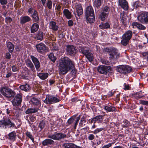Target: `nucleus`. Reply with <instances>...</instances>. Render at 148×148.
Wrapping results in <instances>:
<instances>
[{
  "mask_svg": "<svg viewBox=\"0 0 148 148\" xmlns=\"http://www.w3.org/2000/svg\"><path fill=\"white\" fill-rule=\"evenodd\" d=\"M59 67V73L61 74H66L71 70V74L75 76L76 75L77 70L75 68L74 62L68 57H65L61 59Z\"/></svg>",
  "mask_w": 148,
  "mask_h": 148,
  "instance_id": "nucleus-1",
  "label": "nucleus"
},
{
  "mask_svg": "<svg viewBox=\"0 0 148 148\" xmlns=\"http://www.w3.org/2000/svg\"><path fill=\"white\" fill-rule=\"evenodd\" d=\"M20 125L16 126L14 123L8 117H3L0 120V128L6 129L7 128H14L17 129L20 127Z\"/></svg>",
  "mask_w": 148,
  "mask_h": 148,
  "instance_id": "nucleus-2",
  "label": "nucleus"
},
{
  "mask_svg": "<svg viewBox=\"0 0 148 148\" xmlns=\"http://www.w3.org/2000/svg\"><path fill=\"white\" fill-rule=\"evenodd\" d=\"M77 116V114H75L69 119L66 123V126H70L71 129L75 130L81 117V115L76 117Z\"/></svg>",
  "mask_w": 148,
  "mask_h": 148,
  "instance_id": "nucleus-3",
  "label": "nucleus"
},
{
  "mask_svg": "<svg viewBox=\"0 0 148 148\" xmlns=\"http://www.w3.org/2000/svg\"><path fill=\"white\" fill-rule=\"evenodd\" d=\"M85 13L87 22L90 23H93L95 21V14L91 6H88L86 8Z\"/></svg>",
  "mask_w": 148,
  "mask_h": 148,
  "instance_id": "nucleus-4",
  "label": "nucleus"
},
{
  "mask_svg": "<svg viewBox=\"0 0 148 148\" xmlns=\"http://www.w3.org/2000/svg\"><path fill=\"white\" fill-rule=\"evenodd\" d=\"M0 92L3 96L7 98L13 97L16 94L14 91L7 86L0 87Z\"/></svg>",
  "mask_w": 148,
  "mask_h": 148,
  "instance_id": "nucleus-5",
  "label": "nucleus"
},
{
  "mask_svg": "<svg viewBox=\"0 0 148 148\" xmlns=\"http://www.w3.org/2000/svg\"><path fill=\"white\" fill-rule=\"evenodd\" d=\"M27 12L28 15L32 18L33 22L39 23L40 18L37 10L31 7L28 9Z\"/></svg>",
  "mask_w": 148,
  "mask_h": 148,
  "instance_id": "nucleus-6",
  "label": "nucleus"
},
{
  "mask_svg": "<svg viewBox=\"0 0 148 148\" xmlns=\"http://www.w3.org/2000/svg\"><path fill=\"white\" fill-rule=\"evenodd\" d=\"M105 51L109 53V57L110 60H117L120 57V53H118V50L115 48H106Z\"/></svg>",
  "mask_w": 148,
  "mask_h": 148,
  "instance_id": "nucleus-7",
  "label": "nucleus"
},
{
  "mask_svg": "<svg viewBox=\"0 0 148 148\" xmlns=\"http://www.w3.org/2000/svg\"><path fill=\"white\" fill-rule=\"evenodd\" d=\"M133 33L130 30L126 31L122 36L121 44L123 46H126L132 36Z\"/></svg>",
  "mask_w": 148,
  "mask_h": 148,
  "instance_id": "nucleus-8",
  "label": "nucleus"
},
{
  "mask_svg": "<svg viewBox=\"0 0 148 148\" xmlns=\"http://www.w3.org/2000/svg\"><path fill=\"white\" fill-rule=\"evenodd\" d=\"M79 51L85 56L90 62H91L93 60V56L89 48L86 47H82L80 48Z\"/></svg>",
  "mask_w": 148,
  "mask_h": 148,
  "instance_id": "nucleus-9",
  "label": "nucleus"
},
{
  "mask_svg": "<svg viewBox=\"0 0 148 148\" xmlns=\"http://www.w3.org/2000/svg\"><path fill=\"white\" fill-rule=\"evenodd\" d=\"M118 72L121 74H126L130 73L132 70V68L127 65H122L117 66Z\"/></svg>",
  "mask_w": 148,
  "mask_h": 148,
  "instance_id": "nucleus-10",
  "label": "nucleus"
},
{
  "mask_svg": "<svg viewBox=\"0 0 148 148\" xmlns=\"http://www.w3.org/2000/svg\"><path fill=\"white\" fill-rule=\"evenodd\" d=\"M66 134L63 133L55 132L53 134H49L48 137L50 139L56 140H60L61 139L65 138Z\"/></svg>",
  "mask_w": 148,
  "mask_h": 148,
  "instance_id": "nucleus-11",
  "label": "nucleus"
},
{
  "mask_svg": "<svg viewBox=\"0 0 148 148\" xmlns=\"http://www.w3.org/2000/svg\"><path fill=\"white\" fill-rule=\"evenodd\" d=\"M112 67L104 65H100L98 67L97 71L100 74L106 75L112 71Z\"/></svg>",
  "mask_w": 148,
  "mask_h": 148,
  "instance_id": "nucleus-12",
  "label": "nucleus"
},
{
  "mask_svg": "<svg viewBox=\"0 0 148 148\" xmlns=\"http://www.w3.org/2000/svg\"><path fill=\"white\" fill-rule=\"evenodd\" d=\"M30 98L29 103L32 106L37 107L39 108L41 105L40 99L36 97V96L34 95H32Z\"/></svg>",
  "mask_w": 148,
  "mask_h": 148,
  "instance_id": "nucleus-13",
  "label": "nucleus"
},
{
  "mask_svg": "<svg viewBox=\"0 0 148 148\" xmlns=\"http://www.w3.org/2000/svg\"><path fill=\"white\" fill-rule=\"evenodd\" d=\"M60 101L59 97L58 98L53 95H48L44 101L46 104H51L58 102Z\"/></svg>",
  "mask_w": 148,
  "mask_h": 148,
  "instance_id": "nucleus-14",
  "label": "nucleus"
},
{
  "mask_svg": "<svg viewBox=\"0 0 148 148\" xmlns=\"http://www.w3.org/2000/svg\"><path fill=\"white\" fill-rule=\"evenodd\" d=\"M138 19L142 23L148 24V12L141 13L138 17Z\"/></svg>",
  "mask_w": 148,
  "mask_h": 148,
  "instance_id": "nucleus-15",
  "label": "nucleus"
},
{
  "mask_svg": "<svg viewBox=\"0 0 148 148\" xmlns=\"http://www.w3.org/2000/svg\"><path fill=\"white\" fill-rule=\"evenodd\" d=\"M36 47L37 51L42 54L47 52L48 51V47L42 42L37 44Z\"/></svg>",
  "mask_w": 148,
  "mask_h": 148,
  "instance_id": "nucleus-16",
  "label": "nucleus"
},
{
  "mask_svg": "<svg viewBox=\"0 0 148 148\" xmlns=\"http://www.w3.org/2000/svg\"><path fill=\"white\" fill-rule=\"evenodd\" d=\"M77 49L73 45H67L66 47V51L68 55L74 56L77 52Z\"/></svg>",
  "mask_w": 148,
  "mask_h": 148,
  "instance_id": "nucleus-17",
  "label": "nucleus"
},
{
  "mask_svg": "<svg viewBox=\"0 0 148 148\" xmlns=\"http://www.w3.org/2000/svg\"><path fill=\"white\" fill-rule=\"evenodd\" d=\"M22 98L21 95L19 94H17L12 101L13 106H20L22 101Z\"/></svg>",
  "mask_w": 148,
  "mask_h": 148,
  "instance_id": "nucleus-18",
  "label": "nucleus"
},
{
  "mask_svg": "<svg viewBox=\"0 0 148 148\" xmlns=\"http://www.w3.org/2000/svg\"><path fill=\"white\" fill-rule=\"evenodd\" d=\"M30 58L32 61L34 65L36 71H40V64L38 59L33 55L30 56Z\"/></svg>",
  "mask_w": 148,
  "mask_h": 148,
  "instance_id": "nucleus-19",
  "label": "nucleus"
},
{
  "mask_svg": "<svg viewBox=\"0 0 148 148\" xmlns=\"http://www.w3.org/2000/svg\"><path fill=\"white\" fill-rule=\"evenodd\" d=\"M112 104L111 103L106 104L104 106L103 109L105 110L107 113L110 112H116L117 110L115 106L112 105Z\"/></svg>",
  "mask_w": 148,
  "mask_h": 148,
  "instance_id": "nucleus-20",
  "label": "nucleus"
},
{
  "mask_svg": "<svg viewBox=\"0 0 148 148\" xmlns=\"http://www.w3.org/2000/svg\"><path fill=\"white\" fill-rule=\"evenodd\" d=\"M55 143L56 142L51 139H45L43 140L42 143L43 146H50L55 145Z\"/></svg>",
  "mask_w": 148,
  "mask_h": 148,
  "instance_id": "nucleus-21",
  "label": "nucleus"
},
{
  "mask_svg": "<svg viewBox=\"0 0 148 148\" xmlns=\"http://www.w3.org/2000/svg\"><path fill=\"white\" fill-rule=\"evenodd\" d=\"M103 0H94L93 6L95 8V11H98L100 10V7L103 3Z\"/></svg>",
  "mask_w": 148,
  "mask_h": 148,
  "instance_id": "nucleus-22",
  "label": "nucleus"
},
{
  "mask_svg": "<svg viewBox=\"0 0 148 148\" xmlns=\"http://www.w3.org/2000/svg\"><path fill=\"white\" fill-rule=\"evenodd\" d=\"M119 5L125 10H127L129 8L128 3L126 0H119Z\"/></svg>",
  "mask_w": 148,
  "mask_h": 148,
  "instance_id": "nucleus-23",
  "label": "nucleus"
},
{
  "mask_svg": "<svg viewBox=\"0 0 148 148\" xmlns=\"http://www.w3.org/2000/svg\"><path fill=\"white\" fill-rule=\"evenodd\" d=\"M7 138L10 141H14L16 138V132L14 131L9 133L7 135Z\"/></svg>",
  "mask_w": 148,
  "mask_h": 148,
  "instance_id": "nucleus-24",
  "label": "nucleus"
},
{
  "mask_svg": "<svg viewBox=\"0 0 148 148\" xmlns=\"http://www.w3.org/2000/svg\"><path fill=\"white\" fill-rule=\"evenodd\" d=\"M33 23L30 27L31 33H34L37 32L39 29L38 23L33 22Z\"/></svg>",
  "mask_w": 148,
  "mask_h": 148,
  "instance_id": "nucleus-25",
  "label": "nucleus"
},
{
  "mask_svg": "<svg viewBox=\"0 0 148 148\" xmlns=\"http://www.w3.org/2000/svg\"><path fill=\"white\" fill-rule=\"evenodd\" d=\"M32 20L31 18L28 16H25L21 17L20 23L21 25H23L26 23L29 22Z\"/></svg>",
  "mask_w": 148,
  "mask_h": 148,
  "instance_id": "nucleus-26",
  "label": "nucleus"
},
{
  "mask_svg": "<svg viewBox=\"0 0 148 148\" xmlns=\"http://www.w3.org/2000/svg\"><path fill=\"white\" fill-rule=\"evenodd\" d=\"M25 62L27 66L30 68L32 71H35L34 65L29 58L27 59Z\"/></svg>",
  "mask_w": 148,
  "mask_h": 148,
  "instance_id": "nucleus-27",
  "label": "nucleus"
},
{
  "mask_svg": "<svg viewBox=\"0 0 148 148\" xmlns=\"http://www.w3.org/2000/svg\"><path fill=\"white\" fill-rule=\"evenodd\" d=\"M6 44L9 52L12 53L14 52V45L11 42L7 41L6 42Z\"/></svg>",
  "mask_w": 148,
  "mask_h": 148,
  "instance_id": "nucleus-28",
  "label": "nucleus"
},
{
  "mask_svg": "<svg viewBox=\"0 0 148 148\" xmlns=\"http://www.w3.org/2000/svg\"><path fill=\"white\" fill-rule=\"evenodd\" d=\"M49 29L54 31L58 30L59 28L56 23L53 21H51L49 22Z\"/></svg>",
  "mask_w": 148,
  "mask_h": 148,
  "instance_id": "nucleus-29",
  "label": "nucleus"
},
{
  "mask_svg": "<svg viewBox=\"0 0 148 148\" xmlns=\"http://www.w3.org/2000/svg\"><path fill=\"white\" fill-rule=\"evenodd\" d=\"M132 25L134 27H134H135L140 30H143L146 29V27L144 25L137 22H133L132 23Z\"/></svg>",
  "mask_w": 148,
  "mask_h": 148,
  "instance_id": "nucleus-30",
  "label": "nucleus"
},
{
  "mask_svg": "<svg viewBox=\"0 0 148 148\" xmlns=\"http://www.w3.org/2000/svg\"><path fill=\"white\" fill-rule=\"evenodd\" d=\"M99 27L102 29H108L110 28V23L108 22L102 23L99 25Z\"/></svg>",
  "mask_w": 148,
  "mask_h": 148,
  "instance_id": "nucleus-31",
  "label": "nucleus"
},
{
  "mask_svg": "<svg viewBox=\"0 0 148 148\" xmlns=\"http://www.w3.org/2000/svg\"><path fill=\"white\" fill-rule=\"evenodd\" d=\"M19 88L21 90L25 92L29 91L30 90L31 88L30 85L27 83L23 84V85H20Z\"/></svg>",
  "mask_w": 148,
  "mask_h": 148,
  "instance_id": "nucleus-32",
  "label": "nucleus"
},
{
  "mask_svg": "<svg viewBox=\"0 0 148 148\" xmlns=\"http://www.w3.org/2000/svg\"><path fill=\"white\" fill-rule=\"evenodd\" d=\"M76 12L78 16L81 15L83 13L82 6L81 4H77L76 6Z\"/></svg>",
  "mask_w": 148,
  "mask_h": 148,
  "instance_id": "nucleus-33",
  "label": "nucleus"
},
{
  "mask_svg": "<svg viewBox=\"0 0 148 148\" xmlns=\"http://www.w3.org/2000/svg\"><path fill=\"white\" fill-rule=\"evenodd\" d=\"M63 146L65 148H82L73 143H64Z\"/></svg>",
  "mask_w": 148,
  "mask_h": 148,
  "instance_id": "nucleus-34",
  "label": "nucleus"
},
{
  "mask_svg": "<svg viewBox=\"0 0 148 148\" xmlns=\"http://www.w3.org/2000/svg\"><path fill=\"white\" fill-rule=\"evenodd\" d=\"M39 110V109L38 108H30L27 109L25 113L26 114L35 113L37 112Z\"/></svg>",
  "mask_w": 148,
  "mask_h": 148,
  "instance_id": "nucleus-35",
  "label": "nucleus"
},
{
  "mask_svg": "<svg viewBox=\"0 0 148 148\" xmlns=\"http://www.w3.org/2000/svg\"><path fill=\"white\" fill-rule=\"evenodd\" d=\"M104 115L100 114L94 117L95 122H97L98 123H101L103 119Z\"/></svg>",
  "mask_w": 148,
  "mask_h": 148,
  "instance_id": "nucleus-36",
  "label": "nucleus"
},
{
  "mask_svg": "<svg viewBox=\"0 0 148 148\" xmlns=\"http://www.w3.org/2000/svg\"><path fill=\"white\" fill-rule=\"evenodd\" d=\"M63 14L67 19H69L71 18V13L68 9H65L63 10Z\"/></svg>",
  "mask_w": 148,
  "mask_h": 148,
  "instance_id": "nucleus-37",
  "label": "nucleus"
},
{
  "mask_svg": "<svg viewBox=\"0 0 148 148\" xmlns=\"http://www.w3.org/2000/svg\"><path fill=\"white\" fill-rule=\"evenodd\" d=\"M108 16L107 14L101 11L99 15L98 18L100 20L103 21L107 18Z\"/></svg>",
  "mask_w": 148,
  "mask_h": 148,
  "instance_id": "nucleus-38",
  "label": "nucleus"
},
{
  "mask_svg": "<svg viewBox=\"0 0 148 148\" xmlns=\"http://www.w3.org/2000/svg\"><path fill=\"white\" fill-rule=\"evenodd\" d=\"M37 75L41 79L45 80L47 78L49 74L47 73H37Z\"/></svg>",
  "mask_w": 148,
  "mask_h": 148,
  "instance_id": "nucleus-39",
  "label": "nucleus"
},
{
  "mask_svg": "<svg viewBox=\"0 0 148 148\" xmlns=\"http://www.w3.org/2000/svg\"><path fill=\"white\" fill-rule=\"evenodd\" d=\"M120 18L121 19V22L122 24L125 26H126L127 25V23L126 21L127 19L125 17L124 14L121 13Z\"/></svg>",
  "mask_w": 148,
  "mask_h": 148,
  "instance_id": "nucleus-40",
  "label": "nucleus"
},
{
  "mask_svg": "<svg viewBox=\"0 0 148 148\" xmlns=\"http://www.w3.org/2000/svg\"><path fill=\"white\" fill-rule=\"evenodd\" d=\"M25 134L28 138L30 139L33 142H34V139L32 133L28 131H26Z\"/></svg>",
  "mask_w": 148,
  "mask_h": 148,
  "instance_id": "nucleus-41",
  "label": "nucleus"
},
{
  "mask_svg": "<svg viewBox=\"0 0 148 148\" xmlns=\"http://www.w3.org/2000/svg\"><path fill=\"white\" fill-rule=\"evenodd\" d=\"M86 117L83 116L81 118L79 123V126L80 127H82L85 125V123L86 122Z\"/></svg>",
  "mask_w": 148,
  "mask_h": 148,
  "instance_id": "nucleus-42",
  "label": "nucleus"
},
{
  "mask_svg": "<svg viewBox=\"0 0 148 148\" xmlns=\"http://www.w3.org/2000/svg\"><path fill=\"white\" fill-rule=\"evenodd\" d=\"M43 33L42 31H38L36 35L37 40L40 41L42 40L43 38Z\"/></svg>",
  "mask_w": 148,
  "mask_h": 148,
  "instance_id": "nucleus-43",
  "label": "nucleus"
},
{
  "mask_svg": "<svg viewBox=\"0 0 148 148\" xmlns=\"http://www.w3.org/2000/svg\"><path fill=\"white\" fill-rule=\"evenodd\" d=\"M48 58L53 63L55 62L56 59V57L54 56V54L53 53H50L49 54Z\"/></svg>",
  "mask_w": 148,
  "mask_h": 148,
  "instance_id": "nucleus-44",
  "label": "nucleus"
},
{
  "mask_svg": "<svg viewBox=\"0 0 148 148\" xmlns=\"http://www.w3.org/2000/svg\"><path fill=\"white\" fill-rule=\"evenodd\" d=\"M110 11V7L107 6H106L103 8L101 11L106 13L107 14L109 15Z\"/></svg>",
  "mask_w": 148,
  "mask_h": 148,
  "instance_id": "nucleus-45",
  "label": "nucleus"
},
{
  "mask_svg": "<svg viewBox=\"0 0 148 148\" xmlns=\"http://www.w3.org/2000/svg\"><path fill=\"white\" fill-rule=\"evenodd\" d=\"M132 8L131 9L132 10H133L135 8H137L139 6V2L138 1L135 2L133 1L131 2Z\"/></svg>",
  "mask_w": 148,
  "mask_h": 148,
  "instance_id": "nucleus-46",
  "label": "nucleus"
},
{
  "mask_svg": "<svg viewBox=\"0 0 148 148\" xmlns=\"http://www.w3.org/2000/svg\"><path fill=\"white\" fill-rule=\"evenodd\" d=\"M123 122V124L122 125V126L123 128H127L130 126V123L127 120L124 119Z\"/></svg>",
  "mask_w": 148,
  "mask_h": 148,
  "instance_id": "nucleus-47",
  "label": "nucleus"
},
{
  "mask_svg": "<svg viewBox=\"0 0 148 148\" xmlns=\"http://www.w3.org/2000/svg\"><path fill=\"white\" fill-rule=\"evenodd\" d=\"M104 128H97L94 130L91 131V132L95 134H96L102 130H104Z\"/></svg>",
  "mask_w": 148,
  "mask_h": 148,
  "instance_id": "nucleus-48",
  "label": "nucleus"
},
{
  "mask_svg": "<svg viewBox=\"0 0 148 148\" xmlns=\"http://www.w3.org/2000/svg\"><path fill=\"white\" fill-rule=\"evenodd\" d=\"M116 92H118L116 90H111L108 92L107 94V96L109 97H110L113 96H115V94Z\"/></svg>",
  "mask_w": 148,
  "mask_h": 148,
  "instance_id": "nucleus-49",
  "label": "nucleus"
},
{
  "mask_svg": "<svg viewBox=\"0 0 148 148\" xmlns=\"http://www.w3.org/2000/svg\"><path fill=\"white\" fill-rule=\"evenodd\" d=\"M45 125V123L44 121H42L40 122L38 126V127L40 129V131H41L44 128Z\"/></svg>",
  "mask_w": 148,
  "mask_h": 148,
  "instance_id": "nucleus-50",
  "label": "nucleus"
},
{
  "mask_svg": "<svg viewBox=\"0 0 148 148\" xmlns=\"http://www.w3.org/2000/svg\"><path fill=\"white\" fill-rule=\"evenodd\" d=\"M62 122V120L60 119H57L56 121V126L57 127H60Z\"/></svg>",
  "mask_w": 148,
  "mask_h": 148,
  "instance_id": "nucleus-51",
  "label": "nucleus"
},
{
  "mask_svg": "<svg viewBox=\"0 0 148 148\" xmlns=\"http://www.w3.org/2000/svg\"><path fill=\"white\" fill-rule=\"evenodd\" d=\"M47 6L49 9H50L52 7V1L51 0H47V2L45 4V6Z\"/></svg>",
  "mask_w": 148,
  "mask_h": 148,
  "instance_id": "nucleus-52",
  "label": "nucleus"
},
{
  "mask_svg": "<svg viewBox=\"0 0 148 148\" xmlns=\"http://www.w3.org/2000/svg\"><path fill=\"white\" fill-rule=\"evenodd\" d=\"M132 96L136 99H139L142 98L141 96H140V94H138V92H136L135 93H134L132 95Z\"/></svg>",
  "mask_w": 148,
  "mask_h": 148,
  "instance_id": "nucleus-53",
  "label": "nucleus"
},
{
  "mask_svg": "<svg viewBox=\"0 0 148 148\" xmlns=\"http://www.w3.org/2000/svg\"><path fill=\"white\" fill-rule=\"evenodd\" d=\"M12 21V18L9 16L6 17L5 19V22L7 24H9Z\"/></svg>",
  "mask_w": 148,
  "mask_h": 148,
  "instance_id": "nucleus-54",
  "label": "nucleus"
},
{
  "mask_svg": "<svg viewBox=\"0 0 148 148\" xmlns=\"http://www.w3.org/2000/svg\"><path fill=\"white\" fill-rule=\"evenodd\" d=\"M131 87L130 86L129 84L125 83L123 84V89L126 90H128L131 89Z\"/></svg>",
  "mask_w": 148,
  "mask_h": 148,
  "instance_id": "nucleus-55",
  "label": "nucleus"
},
{
  "mask_svg": "<svg viewBox=\"0 0 148 148\" xmlns=\"http://www.w3.org/2000/svg\"><path fill=\"white\" fill-rule=\"evenodd\" d=\"M147 98L148 99V97H147ZM139 103L142 105L148 106V101L141 100L139 101Z\"/></svg>",
  "mask_w": 148,
  "mask_h": 148,
  "instance_id": "nucleus-56",
  "label": "nucleus"
},
{
  "mask_svg": "<svg viewBox=\"0 0 148 148\" xmlns=\"http://www.w3.org/2000/svg\"><path fill=\"white\" fill-rule=\"evenodd\" d=\"M142 54L148 62V51L142 53Z\"/></svg>",
  "mask_w": 148,
  "mask_h": 148,
  "instance_id": "nucleus-57",
  "label": "nucleus"
},
{
  "mask_svg": "<svg viewBox=\"0 0 148 148\" xmlns=\"http://www.w3.org/2000/svg\"><path fill=\"white\" fill-rule=\"evenodd\" d=\"M95 138V135L92 134H89L88 135V139L90 140H92Z\"/></svg>",
  "mask_w": 148,
  "mask_h": 148,
  "instance_id": "nucleus-58",
  "label": "nucleus"
},
{
  "mask_svg": "<svg viewBox=\"0 0 148 148\" xmlns=\"http://www.w3.org/2000/svg\"><path fill=\"white\" fill-rule=\"evenodd\" d=\"M113 143H109L107 145H104L101 148H109L114 144Z\"/></svg>",
  "mask_w": 148,
  "mask_h": 148,
  "instance_id": "nucleus-59",
  "label": "nucleus"
},
{
  "mask_svg": "<svg viewBox=\"0 0 148 148\" xmlns=\"http://www.w3.org/2000/svg\"><path fill=\"white\" fill-rule=\"evenodd\" d=\"M9 52H7L5 54V58L8 60H10L11 58V55Z\"/></svg>",
  "mask_w": 148,
  "mask_h": 148,
  "instance_id": "nucleus-60",
  "label": "nucleus"
},
{
  "mask_svg": "<svg viewBox=\"0 0 148 148\" xmlns=\"http://www.w3.org/2000/svg\"><path fill=\"white\" fill-rule=\"evenodd\" d=\"M88 122L90 124H92V123L93 124H95L96 123L94 117L92 118H91L90 119L88 120Z\"/></svg>",
  "mask_w": 148,
  "mask_h": 148,
  "instance_id": "nucleus-61",
  "label": "nucleus"
},
{
  "mask_svg": "<svg viewBox=\"0 0 148 148\" xmlns=\"http://www.w3.org/2000/svg\"><path fill=\"white\" fill-rule=\"evenodd\" d=\"M12 71L14 72L17 71L18 70V68L15 65H13L12 67Z\"/></svg>",
  "mask_w": 148,
  "mask_h": 148,
  "instance_id": "nucleus-62",
  "label": "nucleus"
},
{
  "mask_svg": "<svg viewBox=\"0 0 148 148\" xmlns=\"http://www.w3.org/2000/svg\"><path fill=\"white\" fill-rule=\"evenodd\" d=\"M36 117L34 115L30 116L29 118V120L32 122L36 120Z\"/></svg>",
  "mask_w": 148,
  "mask_h": 148,
  "instance_id": "nucleus-63",
  "label": "nucleus"
},
{
  "mask_svg": "<svg viewBox=\"0 0 148 148\" xmlns=\"http://www.w3.org/2000/svg\"><path fill=\"white\" fill-rule=\"evenodd\" d=\"M7 3V0H0V3L2 5H6Z\"/></svg>",
  "mask_w": 148,
  "mask_h": 148,
  "instance_id": "nucleus-64",
  "label": "nucleus"
}]
</instances>
